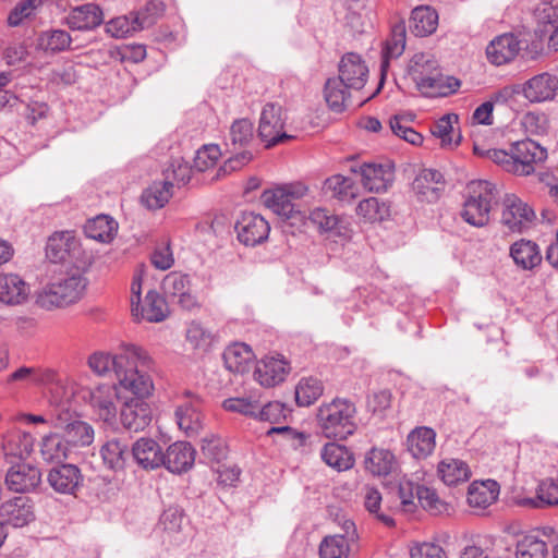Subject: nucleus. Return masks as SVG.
Returning <instances> with one entry per match:
<instances>
[{
	"label": "nucleus",
	"instance_id": "1",
	"mask_svg": "<svg viewBox=\"0 0 558 558\" xmlns=\"http://www.w3.org/2000/svg\"><path fill=\"white\" fill-rule=\"evenodd\" d=\"M87 287L80 268L72 267L56 274L37 293L36 302L45 310L64 307L78 302Z\"/></svg>",
	"mask_w": 558,
	"mask_h": 558
},
{
	"label": "nucleus",
	"instance_id": "2",
	"mask_svg": "<svg viewBox=\"0 0 558 558\" xmlns=\"http://www.w3.org/2000/svg\"><path fill=\"white\" fill-rule=\"evenodd\" d=\"M355 414L353 402L336 398L318 408L316 418L318 427L327 438L345 439L356 429Z\"/></svg>",
	"mask_w": 558,
	"mask_h": 558
},
{
	"label": "nucleus",
	"instance_id": "3",
	"mask_svg": "<svg viewBox=\"0 0 558 558\" xmlns=\"http://www.w3.org/2000/svg\"><path fill=\"white\" fill-rule=\"evenodd\" d=\"M498 191L496 185L484 180L468 184V197L461 210L462 219L473 227H484L489 222V213L496 203Z\"/></svg>",
	"mask_w": 558,
	"mask_h": 558
},
{
	"label": "nucleus",
	"instance_id": "4",
	"mask_svg": "<svg viewBox=\"0 0 558 558\" xmlns=\"http://www.w3.org/2000/svg\"><path fill=\"white\" fill-rule=\"evenodd\" d=\"M7 384H19L21 387L54 385L50 400H69L75 393V384L62 380L51 368L22 366L10 374Z\"/></svg>",
	"mask_w": 558,
	"mask_h": 558
},
{
	"label": "nucleus",
	"instance_id": "5",
	"mask_svg": "<svg viewBox=\"0 0 558 558\" xmlns=\"http://www.w3.org/2000/svg\"><path fill=\"white\" fill-rule=\"evenodd\" d=\"M138 360L143 365L149 363L148 353L136 344H123L120 353L112 355L107 352H94L89 355L87 364L92 372L98 376H106L110 372H114L116 376L118 371L126 365L130 361Z\"/></svg>",
	"mask_w": 558,
	"mask_h": 558
},
{
	"label": "nucleus",
	"instance_id": "6",
	"mask_svg": "<svg viewBox=\"0 0 558 558\" xmlns=\"http://www.w3.org/2000/svg\"><path fill=\"white\" fill-rule=\"evenodd\" d=\"M307 193V187L302 183L287 184L266 191L263 201L267 208L284 220L302 218V213L296 208L294 201L302 198Z\"/></svg>",
	"mask_w": 558,
	"mask_h": 558
},
{
	"label": "nucleus",
	"instance_id": "7",
	"mask_svg": "<svg viewBox=\"0 0 558 558\" xmlns=\"http://www.w3.org/2000/svg\"><path fill=\"white\" fill-rule=\"evenodd\" d=\"M153 361L149 357V363L143 365L138 360L130 361L118 371L116 376L118 379V390L124 389L130 391L134 397L144 400L149 397L154 390V383L150 375L147 373L151 369Z\"/></svg>",
	"mask_w": 558,
	"mask_h": 558
},
{
	"label": "nucleus",
	"instance_id": "8",
	"mask_svg": "<svg viewBox=\"0 0 558 558\" xmlns=\"http://www.w3.org/2000/svg\"><path fill=\"white\" fill-rule=\"evenodd\" d=\"M284 124L286 116L280 105L268 102L263 107L258 124V136L266 148L293 138L292 135L284 132Z\"/></svg>",
	"mask_w": 558,
	"mask_h": 558
},
{
	"label": "nucleus",
	"instance_id": "9",
	"mask_svg": "<svg viewBox=\"0 0 558 558\" xmlns=\"http://www.w3.org/2000/svg\"><path fill=\"white\" fill-rule=\"evenodd\" d=\"M85 399H88L93 413L98 420L106 424L113 425L117 421V402L124 399L120 395L117 385L101 384L85 391Z\"/></svg>",
	"mask_w": 558,
	"mask_h": 558
},
{
	"label": "nucleus",
	"instance_id": "10",
	"mask_svg": "<svg viewBox=\"0 0 558 558\" xmlns=\"http://www.w3.org/2000/svg\"><path fill=\"white\" fill-rule=\"evenodd\" d=\"M161 284L165 294L177 301L183 310L192 311L201 306L197 296L192 292L189 275L178 271L169 272Z\"/></svg>",
	"mask_w": 558,
	"mask_h": 558
},
{
	"label": "nucleus",
	"instance_id": "11",
	"mask_svg": "<svg viewBox=\"0 0 558 558\" xmlns=\"http://www.w3.org/2000/svg\"><path fill=\"white\" fill-rule=\"evenodd\" d=\"M502 205L501 222L512 232H522L535 219L534 210L514 194H507Z\"/></svg>",
	"mask_w": 558,
	"mask_h": 558
},
{
	"label": "nucleus",
	"instance_id": "12",
	"mask_svg": "<svg viewBox=\"0 0 558 558\" xmlns=\"http://www.w3.org/2000/svg\"><path fill=\"white\" fill-rule=\"evenodd\" d=\"M519 93L531 104L550 101L558 93V77L548 72L536 74L521 85Z\"/></svg>",
	"mask_w": 558,
	"mask_h": 558
},
{
	"label": "nucleus",
	"instance_id": "13",
	"mask_svg": "<svg viewBox=\"0 0 558 558\" xmlns=\"http://www.w3.org/2000/svg\"><path fill=\"white\" fill-rule=\"evenodd\" d=\"M514 161V174L529 175L534 171V165L547 158V151L532 140L515 142L511 145Z\"/></svg>",
	"mask_w": 558,
	"mask_h": 558
},
{
	"label": "nucleus",
	"instance_id": "14",
	"mask_svg": "<svg viewBox=\"0 0 558 558\" xmlns=\"http://www.w3.org/2000/svg\"><path fill=\"white\" fill-rule=\"evenodd\" d=\"M235 230L241 243L247 246H255L268 238L270 226L263 216L254 213H244L236 221Z\"/></svg>",
	"mask_w": 558,
	"mask_h": 558
},
{
	"label": "nucleus",
	"instance_id": "15",
	"mask_svg": "<svg viewBox=\"0 0 558 558\" xmlns=\"http://www.w3.org/2000/svg\"><path fill=\"white\" fill-rule=\"evenodd\" d=\"M174 415L181 430L190 437L197 435L203 427L201 399L186 392L185 399L177 405Z\"/></svg>",
	"mask_w": 558,
	"mask_h": 558
},
{
	"label": "nucleus",
	"instance_id": "16",
	"mask_svg": "<svg viewBox=\"0 0 558 558\" xmlns=\"http://www.w3.org/2000/svg\"><path fill=\"white\" fill-rule=\"evenodd\" d=\"M0 518L5 524L23 527L35 520L34 504L27 496L11 498L1 504Z\"/></svg>",
	"mask_w": 558,
	"mask_h": 558
},
{
	"label": "nucleus",
	"instance_id": "17",
	"mask_svg": "<svg viewBox=\"0 0 558 558\" xmlns=\"http://www.w3.org/2000/svg\"><path fill=\"white\" fill-rule=\"evenodd\" d=\"M412 190L417 201L435 203L445 190L444 175L434 169H423L413 180Z\"/></svg>",
	"mask_w": 558,
	"mask_h": 558
},
{
	"label": "nucleus",
	"instance_id": "18",
	"mask_svg": "<svg viewBox=\"0 0 558 558\" xmlns=\"http://www.w3.org/2000/svg\"><path fill=\"white\" fill-rule=\"evenodd\" d=\"M338 72V78L344 82L347 88L360 90L367 82L368 68L361 56L354 52L345 53L341 58Z\"/></svg>",
	"mask_w": 558,
	"mask_h": 558
},
{
	"label": "nucleus",
	"instance_id": "19",
	"mask_svg": "<svg viewBox=\"0 0 558 558\" xmlns=\"http://www.w3.org/2000/svg\"><path fill=\"white\" fill-rule=\"evenodd\" d=\"M289 372V362L277 354L262 359L256 365L254 376L262 386L274 387L284 381Z\"/></svg>",
	"mask_w": 558,
	"mask_h": 558
},
{
	"label": "nucleus",
	"instance_id": "20",
	"mask_svg": "<svg viewBox=\"0 0 558 558\" xmlns=\"http://www.w3.org/2000/svg\"><path fill=\"white\" fill-rule=\"evenodd\" d=\"M120 420L125 429L143 430L151 421L150 407L140 398H124L120 410Z\"/></svg>",
	"mask_w": 558,
	"mask_h": 558
},
{
	"label": "nucleus",
	"instance_id": "21",
	"mask_svg": "<svg viewBox=\"0 0 558 558\" xmlns=\"http://www.w3.org/2000/svg\"><path fill=\"white\" fill-rule=\"evenodd\" d=\"M359 172L363 186L369 192L380 193L387 191L395 180V170L390 163H364Z\"/></svg>",
	"mask_w": 558,
	"mask_h": 558
},
{
	"label": "nucleus",
	"instance_id": "22",
	"mask_svg": "<svg viewBox=\"0 0 558 558\" xmlns=\"http://www.w3.org/2000/svg\"><path fill=\"white\" fill-rule=\"evenodd\" d=\"M41 482V473L38 468L26 463L13 465L5 475L8 488L16 493L34 490Z\"/></svg>",
	"mask_w": 558,
	"mask_h": 558
},
{
	"label": "nucleus",
	"instance_id": "23",
	"mask_svg": "<svg viewBox=\"0 0 558 558\" xmlns=\"http://www.w3.org/2000/svg\"><path fill=\"white\" fill-rule=\"evenodd\" d=\"M131 313L137 322L160 323L168 317L169 308L166 300L158 292L150 290L143 302L133 305Z\"/></svg>",
	"mask_w": 558,
	"mask_h": 558
},
{
	"label": "nucleus",
	"instance_id": "24",
	"mask_svg": "<svg viewBox=\"0 0 558 558\" xmlns=\"http://www.w3.org/2000/svg\"><path fill=\"white\" fill-rule=\"evenodd\" d=\"M195 449L190 442L177 441L163 452V465L172 473L181 474L189 471L195 461Z\"/></svg>",
	"mask_w": 558,
	"mask_h": 558
},
{
	"label": "nucleus",
	"instance_id": "25",
	"mask_svg": "<svg viewBox=\"0 0 558 558\" xmlns=\"http://www.w3.org/2000/svg\"><path fill=\"white\" fill-rule=\"evenodd\" d=\"M102 21L104 13L95 3L75 7L64 19V23L73 31H92L98 27Z\"/></svg>",
	"mask_w": 558,
	"mask_h": 558
},
{
	"label": "nucleus",
	"instance_id": "26",
	"mask_svg": "<svg viewBox=\"0 0 558 558\" xmlns=\"http://www.w3.org/2000/svg\"><path fill=\"white\" fill-rule=\"evenodd\" d=\"M520 41L513 34H502L493 39L486 48L490 63L502 65L511 62L519 53Z\"/></svg>",
	"mask_w": 558,
	"mask_h": 558
},
{
	"label": "nucleus",
	"instance_id": "27",
	"mask_svg": "<svg viewBox=\"0 0 558 558\" xmlns=\"http://www.w3.org/2000/svg\"><path fill=\"white\" fill-rule=\"evenodd\" d=\"M83 477L74 464H62L50 470L47 476L49 485L60 494L72 495L78 488Z\"/></svg>",
	"mask_w": 558,
	"mask_h": 558
},
{
	"label": "nucleus",
	"instance_id": "28",
	"mask_svg": "<svg viewBox=\"0 0 558 558\" xmlns=\"http://www.w3.org/2000/svg\"><path fill=\"white\" fill-rule=\"evenodd\" d=\"M132 456L136 463L146 470L161 466L163 452L160 445L151 438H141L132 447Z\"/></svg>",
	"mask_w": 558,
	"mask_h": 558
},
{
	"label": "nucleus",
	"instance_id": "29",
	"mask_svg": "<svg viewBox=\"0 0 558 558\" xmlns=\"http://www.w3.org/2000/svg\"><path fill=\"white\" fill-rule=\"evenodd\" d=\"M435 446L436 433L430 427H416L407 437L408 451L415 459L427 458L433 453Z\"/></svg>",
	"mask_w": 558,
	"mask_h": 558
},
{
	"label": "nucleus",
	"instance_id": "30",
	"mask_svg": "<svg viewBox=\"0 0 558 558\" xmlns=\"http://www.w3.org/2000/svg\"><path fill=\"white\" fill-rule=\"evenodd\" d=\"M499 496V485L494 480L473 482L468 490V504L473 509H486Z\"/></svg>",
	"mask_w": 558,
	"mask_h": 558
},
{
	"label": "nucleus",
	"instance_id": "31",
	"mask_svg": "<svg viewBox=\"0 0 558 558\" xmlns=\"http://www.w3.org/2000/svg\"><path fill=\"white\" fill-rule=\"evenodd\" d=\"M28 287L14 274H0V302L15 305L27 299Z\"/></svg>",
	"mask_w": 558,
	"mask_h": 558
},
{
	"label": "nucleus",
	"instance_id": "32",
	"mask_svg": "<svg viewBox=\"0 0 558 558\" xmlns=\"http://www.w3.org/2000/svg\"><path fill=\"white\" fill-rule=\"evenodd\" d=\"M78 243L71 232H56L46 245V255L53 262H64L77 248Z\"/></svg>",
	"mask_w": 558,
	"mask_h": 558
},
{
	"label": "nucleus",
	"instance_id": "33",
	"mask_svg": "<svg viewBox=\"0 0 558 558\" xmlns=\"http://www.w3.org/2000/svg\"><path fill=\"white\" fill-rule=\"evenodd\" d=\"M172 189L173 183L170 181V174L168 171L167 179L162 181H155L143 191L141 202L148 209L155 210L162 208L172 197Z\"/></svg>",
	"mask_w": 558,
	"mask_h": 558
},
{
	"label": "nucleus",
	"instance_id": "34",
	"mask_svg": "<svg viewBox=\"0 0 558 558\" xmlns=\"http://www.w3.org/2000/svg\"><path fill=\"white\" fill-rule=\"evenodd\" d=\"M437 474L446 485L456 486L470 478L471 470L460 459L445 458L438 463Z\"/></svg>",
	"mask_w": 558,
	"mask_h": 558
},
{
	"label": "nucleus",
	"instance_id": "35",
	"mask_svg": "<svg viewBox=\"0 0 558 558\" xmlns=\"http://www.w3.org/2000/svg\"><path fill=\"white\" fill-rule=\"evenodd\" d=\"M254 353L245 343H233L223 352L226 367L232 373H245L250 369Z\"/></svg>",
	"mask_w": 558,
	"mask_h": 558
},
{
	"label": "nucleus",
	"instance_id": "36",
	"mask_svg": "<svg viewBox=\"0 0 558 558\" xmlns=\"http://www.w3.org/2000/svg\"><path fill=\"white\" fill-rule=\"evenodd\" d=\"M324 193L339 201L350 202L359 195L356 183L341 174H335L325 180L323 186Z\"/></svg>",
	"mask_w": 558,
	"mask_h": 558
},
{
	"label": "nucleus",
	"instance_id": "37",
	"mask_svg": "<svg viewBox=\"0 0 558 558\" xmlns=\"http://www.w3.org/2000/svg\"><path fill=\"white\" fill-rule=\"evenodd\" d=\"M365 469L373 475L386 476L390 474L396 466L393 453L387 449L373 448L364 460Z\"/></svg>",
	"mask_w": 558,
	"mask_h": 558
},
{
	"label": "nucleus",
	"instance_id": "38",
	"mask_svg": "<svg viewBox=\"0 0 558 558\" xmlns=\"http://www.w3.org/2000/svg\"><path fill=\"white\" fill-rule=\"evenodd\" d=\"M438 70L436 60L427 53H416L408 65V74L418 88L424 82L436 74Z\"/></svg>",
	"mask_w": 558,
	"mask_h": 558
},
{
	"label": "nucleus",
	"instance_id": "39",
	"mask_svg": "<svg viewBox=\"0 0 558 558\" xmlns=\"http://www.w3.org/2000/svg\"><path fill=\"white\" fill-rule=\"evenodd\" d=\"M407 27L403 21L396 23L391 27L389 38L386 40L383 49L381 69L388 66L391 59L399 58L405 49Z\"/></svg>",
	"mask_w": 558,
	"mask_h": 558
},
{
	"label": "nucleus",
	"instance_id": "40",
	"mask_svg": "<svg viewBox=\"0 0 558 558\" xmlns=\"http://www.w3.org/2000/svg\"><path fill=\"white\" fill-rule=\"evenodd\" d=\"M438 25V14L429 7H417L412 11L410 29L415 36L433 34Z\"/></svg>",
	"mask_w": 558,
	"mask_h": 558
},
{
	"label": "nucleus",
	"instance_id": "41",
	"mask_svg": "<svg viewBox=\"0 0 558 558\" xmlns=\"http://www.w3.org/2000/svg\"><path fill=\"white\" fill-rule=\"evenodd\" d=\"M100 454L109 469L122 470L130 457L129 445L120 439H110L102 445Z\"/></svg>",
	"mask_w": 558,
	"mask_h": 558
},
{
	"label": "nucleus",
	"instance_id": "42",
	"mask_svg": "<svg viewBox=\"0 0 558 558\" xmlns=\"http://www.w3.org/2000/svg\"><path fill=\"white\" fill-rule=\"evenodd\" d=\"M118 231V223L106 215H99L86 222L85 234L96 241L108 243L113 240Z\"/></svg>",
	"mask_w": 558,
	"mask_h": 558
},
{
	"label": "nucleus",
	"instance_id": "43",
	"mask_svg": "<svg viewBox=\"0 0 558 558\" xmlns=\"http://www.w3.org/2000/svg\"><path fill=\"white\" fill-rule=\"evenodd\" d=\"M510 255L513 262L523 269H532L542 260L537 245L527 240L513 243L510 247Z\"/></svg>",
	"mask_w": 558,
	"mask_h": 558
},
{
	"label": "nucleus",
	"instance_id": "44",
	"mask_svg": "<svg viewBox=\"0 0 558 558\" xmlns=\"http://www.w3.org/2000/svg\"><path fill=\"white\" fill-rule=\"evenodd\" d=\"M72 452L70 445L63 435L58 433L47 435L43 438L40 453L47 462H61Z\"/></svg>",
	"mask_w": 558,
	"mask_h": 558
},
{
	"label": "nucleus",
	"instance_id": "45",
	"mask_svg": "<svg viewBox=\"0 0 558 558\" xmlns=\"http://www.w3.org/2000/svg\"><path fill=\"white\" fill-rule=\"evenodd\" d=\"M460 87L459 80L444 76L438 70L436 74L424 82L417 89L427 97L448 96Z\"/></svg>",
	"mask_w": 558,
	"mask_h": 558
},
{
	"label": "nucleus",
	"instance_id": "46",
	"mask_svg": "<svg viewBox=\"0 0 558 558\" xmlns=\"http://www.w3.org/2000/svg\"><path fill=\"white\" fill-rule=\"evenodd\" d=\"M350 89L338 77L327 80L324 88V97L329 108L336 112L343 111L350 98Z\"/></svg>",
	"mask_w": 558,
	"mask_h": 558
},
{
	"label": "nucleus",
	"instance_id": "47",
	"mask_svg": "<svg viewBox=\"0 0 558 558\" xmlns=\"http://www.w3.org/2000/svg\"><path fill=\"white\" fill-rule=\"evenodd\" d=\"M71 43L72 38L66 31L48 29L38 35L36 46L45 52L57 53L69 49Z\"/></svg>",
	"mask_w": 558,
	"mask_h": 558
},
{
	"label": "nucleus",
	"instance_id": "48",
	"mask_svg": "<svg viewBox=\"0 0 558 558\" xmlns=\"http://www.w3.org/2000/svg\"><path fill=\"white\" fill-rule=\"evenodd\" d=\"M260 399L262 393L254 390L246 396L225 400L222 407L226 411L240 413L255 418L257 415V409L260 407Z\"/></svg>",
	"mask_w": 558,
	"mask_h": 558
},
{
	"label": "nucleus",
	"instance_id": "49",
	"mask_svg": "<svg viewBox=\"0 0 558 558\" xmlns=\"http://www.w3.org/2000/svg\"><path fill=\"white\" fill-rule=\"evenodd\" d=\"M34 447V438L29 433L15 430L5 436L3 449L7 454L25 458Z\"/></svg>",
	"mask_w": 558,
	"mask_h": 558
},
{
	"label": "nucleus",
	"instance_id": "50",
	"mask_svg": "<svg viewBox=\"0 0 558 558\" xmlns=\"http://www.w3.org/2000/svg\"><path fill=\"white\" fill-rule=\"evenodd\" d=\"M547 544L536 533L522 536L517 544V558H546Z\"/></svg>",
	"mask_w": 558,
	"mask_h": 558
},
{
	"label": "nucleus",
	"instance_id": "51",
	"mask_svg": "<svg viewBox=\"0 0 558 558\" xmlns=\"http://www.w3.org/2000/svg\"><path fill=\"white\" fill-rule=\"evenodd\" d=\"M322 459L329 466L339 471L348 470L353 465V458L345 447L329 442L322 450Z\"/></svg>",
	"mask_w": 558,
	"mask_h": 558
},
{
	"label": "nucleus",
	"instance_id": "52",
	"mask_svg": "<svg viewBox=\"0 0 558 558\" xmlns=\"http://www.w3.org/2000/svg\"><path fill=\"white\" fill-rule=\"evenodd\" d=\"M63 437L70 445L71 450H73L75 447H84L90 445L94 440V429L89 424L80 420H75L64 430Z\"/></svg>",
	"mask_w": 558,
	"mask_h": 558
},
{
	"label": "nucleus",
	"instance_id": "53",
	"mask_svg": "<svg viewBox=\"0 0 558 558\" xmlns=\"http://www.w3.org/2000/svg\"><path fill=\"white\" fill-rule=\"evenodd\" d=\"M458 122V116L454 113L445 114L433 126L432 134L440 140L442 148H453L459 144L460 135L454 141L452 137L453 123Z\"/></svg>",
	"mask_w": 558,
	"mask_h": 558
},
{
	"label": "nucleus",
	"instance_id": "54",
	"mask_svg": "<svg viewBox=\"0 0 558 558\" xmlns=\"http://www.w3.org/2000/svg\"><path fill=\"white\" fill-rule=\"evenodd\" d=\"M323 393V385L317 378H303L295 388V401L301 407H310Z\"/></svg>",
	"mask_w": 558,
	"mask_h": 558
},
{
	"label": "nucleus",
	"instance_id": "55",
	"mask_svg": "<svg viewBox=\"0 0 558 558\" xmlns=\"http://www.w3.org/2000/svg\"><path fill=\"white\" fill-rule=\"evenodd\" d=\"M356 213L369 222L383 221L390 215L389 206L377 197H368L359 203Z\"/></svg>",
	"mask_w": 558,
	"mask_h": 558
},
{
	"label": "nucleus",
	"instance_id": "56",
	"mask_svg": "<svg viewBox=\"0 0 558 558\" xmlns=\"http://www.w3.org/2000/svg\"><path fill=\"white\" fill-rule=\"evenodd\" d=\"M381 500L383 497L378 489L374 487H365L364 507L367 510V512L374 515V518H376L384 525L392 526L395 524V521L388 512L381 510Z\"/></svg>",
	"mask_w": 558,
	"mask_h": 558
},
{
	"label": "nucleus",
	"instance_id": "57",
	"mask_svg": "<svg viewBox=\"0 0 558 558\" xmlns=\"http://www.w3.org/2000/svg\"><path fill=\"white\" fill-rule=\"evenodd\" d=\"M216 333L198 322H192L186 329V340L195 349L207 351L216 340Z\"/></svg>",
	"mask_w": 558,
	"mask_h": 558
},
{
	"label": "nucleus",
	"instance_id": "58",
	"mask_svg": "<svg viewBox=\"0 0 558 558\" xmlns=\"http://www.w3.org/2000/svg\"><path fill=\"white\" fill-rule=\"evenodd\" d=\"M416 499L429 513L438 515L448 510V505L442 501L436 490L424 485L415 487Z\"/></svg>",
	"mask_w": 558,
	"mask_h": 558
},
{
	"label": "nucleus",
	"instance_id": "59",
	"mask_svg": "<svg viewBox=\"0 0 558 558\" xmlns=\"http://www.w3.org/2000/svg\"><path fill=\"white\" fill-rule=\"evenodd\" d=\"M137 31L142 28L133 13L114 17L106 24V32L114 38H124Z\"/></svg>",
	"mask_w": 558,
	"mask_h": 558
},
{
	"label": "nucleus",
	"instance_id": "60",
	"mask_svg": "<svg viewBox=\"0 0 558 558\" xmlns=\"http://www.w3.org/2000/svg\"><path fill=\"white\" fill-rule=\"evenodd\" d=\"M350 545L344 536H326L319 546V558H348Z\"/></svg>",
	"mask_w": 558,
	"mask_h": 558
},
{
	"label": "nucleus",
	"instance_id": "61",
	"mask_svg": "<svg viewBox=\"0 0 558 558\" xmlns=\"http://www.w3.org/2000/svg\"><path fill=\"white\" fill-rule=\"evenodd\" d=\"M253 137L254 126L250 120L239 119L232 123L230 128L229 138L231 145L234 148H236V146L245 147L247 144L252 142Z\"/></svg>",
	"mask_w": 558,
	"mask_h": 558
},
{
	"label": "nucleus",
	"instance_id": "62",
	"mask_svg": "<svg viewBox=\"0 0 558 558\" xmlns=\"http://www.w3.org/2000/svg\"><path fill=\"white\" fill-rule=\"evenodd\" d=\"M521 126L529 135H545L549 129V120L544 112L529 111L522 117Z\"/></svg>",
	"mask_w": 558,
	"mask_h": 558
},
{
	"label": "nucleus",
	"instance_id": "63",
	"mask_svg": "<svg viewBox=\"0 0 558 558\" xmlns=\"http://www.w3.org/2000/svg\"><path fill=\"white\" fill-rule=\"evenodd\" d=\"M163 12V2L159 0H151L148 1L142 10L133 14L136 16L141 28L144 29L153 26Z\"/></svg>",
	"mask_w": 558,
	"mask_h": 558
},
{
	"label": "nucleus",
	"instance_id": "64",
	"mask_svg": "<svg viewBox=\"0 0 558 558\" xmlns=\"http://www.w3.org/2000/svg\"><path fill=\"white\" fill-rule=\"evenodd\" d=\"M390 130L395 135L412 145H420L423 142V136L413 130L401 116H395L390 119Z\"/></svg>",
	"mask_w": 558,
	"mask_h": 558
}]
</instances>
